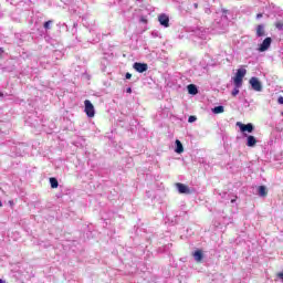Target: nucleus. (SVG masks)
<instances>
[{
    "mask_svg": "<svg viewBox=\"0 0 283 283\" xmlns=\"http://www.w3.org/2000/svg\"><path fill=\"white\" fill-rule=\"evenodd\" d=\"M0 54H3V49H0Z\"/></svg>",
    "mask_w": 283,
    "mask_h": 283,
    "instance_id": "a878e982",
    "label": "nucleus"
},
{
    "mask_svg": "<svg viewBox=\"0 0 283 283\" xmlns=\"http://www.w3.org/2000/svg\"><path fill=\"white\" fill-rule=\"evenodd\" d=\"M196 120H198V118L193 115L189 116L188 118V123H196Z\"/></svg>",
    "mask_w": 283,
    "mask_h": 283,
    "instance_id": "aec40b11",
    "label": "nucleus"
},
{
    "mask_svg": "<svg viewBox=\"0 0 283 283\" xmlns=\"http://www.w3.org/2000/svg\"><path fill=\"white\" fill-rule=\"evenodd\" d=\"M50 25H52V20H49V21L44 22V29L45 30H50Z\"/></svg>",
    "mask_w": 283,
    "mask_h": 283,
    "instance_id": "6ab92c4d",
    "label": "nucleus"
},
{
    "mask_svg": "<svg viewBox=\"0 0 283 283\" xmlns=\"http://www.w3.org/2000/svg\"><path fill=\"white\" fill-rule=\"evenodd\" d=\"M195 8H198V3H195Z\"/></svg>",
    "mask_w": 283,
    "mask_h": 283,
    "instance_id": "cd10ccee",
    "label": "nucleus"
},
{
    "mask_svg": "<svg viewBox=\"0 0 283 283\" xmlns=\"http://www.w3.org/2000/svg\"><path fill=\"white\" fill-rule=\"evenodd\" d=\"M237 127L240 128V132H242V133L248 132V134H253V130L255 129V127H253V124H251V123L242 124V123L238 122Z\"/></svg>",
    "mask_w": 283,
    "mask_h": 283,
    "instance_id": "7ed1b4c3",
    "label": "nucleus"
},
{
    "mask_svg": "<svg viewBox=\"0 0 283 283\" xmlns=\"http://www.w3.org/2000/svg\"><path fill=\"white\" fill-rule=\"evenodd\" d=\"M142 21H144V23H147V20L143 19Z\"/></svg>",
    "mask_w": 283,
    "mask_h": 283,
    "instance_id": "bb28decb",
    "label": "nucleus"
},
{
    "mask_svg": "<svg viewBox=\"0 0 283 283\" xmlns=\"http://www.w3.org/2000/svg\"><path fill=\"white\" fill-rule=\"evenodd\" d=\"M188 93L192 94V95L198 94V87H196V85H193V84H189L188 85Z\"/></svg>",
    "mask_w": 283,
    "mask_h": 283,
    "instance_id": "4468645a",
    "label": "nucleus"
},
{
    "mask_svg": "<svg viewBox=\"0 0 283 283\" xmlns=\"http://www.w3.org/2000/svg\"><path fill=\"white\" fill-rule=\"evenodd\" d=\"M259 196L261 198H266V196H269V191L266 190L265 186H260L259 187Z\"/></svg>",
    "mask_w": 283,
    "mask_h": 283,
    "instance_id": "f8f14e48",
    "label": "nucleus"
},
{
    "mask_svg": "<svg viewBox=\"0 0 283 283\" xmlns=\"http://www.w3.org/2000/svg\"><path fill=\"white\" fill-rule=\"evenodd\" d=\"M277 277H280L281 280H283V272H280V273L277 274Z\"/></svg>",
    "mask_w": 283,
    "mask_h": 283,
    "instance_id": "4be33fe9",
    "label": "nucleus"
},
{
    "mask_svg": "<svg viewBox=\"0 0 283 283\" xmlns=\"http://www.w3.org/2000/svg\"><path fill=\"white\" fill-rule=\"evenodd\" d=\"M231 202H235V199H232Z\"/></svg>",
    "mask_w": 283,
    "mask_h": 283,
    "instance_id": "c756f323",
    "label": "nucleus"
},
{
    "mask_svg": "<svg viewBox=\"0 0 283 283\" xmlns=\"http://www.w3.org/2000/svg\"><path fill=\"white\" fill-rule=\"evenodd\" d=\"M263 14L262 13H258L256 14V19H262Z\"/></svg>",
    "mask_w": 283,
    "mask_h": 283,
    "instance_id": "5701e85b",
    "label": "nucleus"
},
{
    "mask_svg": "<svg viewBox=\"0 0 283 283\" xmlns=\"http://www.w3.org/2000/svg\"><path fill=\"white\" fill-rule=\"evenodd\" d=\"M176 145H177L175 149L176 154H182V151H185V147H182V143L180 142V139L176 140Z\"/></svg>",
    "mask_w": 283,
    "mask_h": 283,
    "instance_id": "ddd939ff",
    "label": "nucleus"
},
{
    "mask_svg": "<svg viewBox=\"0 0 283 283\" xmlns=\"http://www.w3.org/2000/svg\"><path fill=\"white\" fill-rule=\"evenodd\" d=\"M250 85L254 92H262V82L258 77H251Z\"/></svg>",
    "mask_w": 283,
    "mask_h": 283,
    "instance_id": "20e7f679",
    "label": "nucleus"
},
{
    "mask_svg": "<svg viewBox=\"0 0 283 283\" xmlns=\"http://www.w3.org/2000/svg\"><path fill=\"white\" fill-rule=\"evenodd\" d=\"M84 112L88 118H94L96 111H94V104L90 99L84 101Z\"/></svg>",
    "mask_w": 283,
    "mask_h": 283,
    "instance_id": "f03ea898",
    "label": "nucleus"
},
{
    "mask_svg": "<svg viewBox=\"0 0 283 283\" xmlns=\"http://www.w3.org/2000/svg\"><path fill=\"white\" fill-rule=\"evenodd\" d=\"M232 96H237L238 94H240V87L235 86L232 92H231Z\"/></svg>",
    "mask_w": 283,
    "mask_h": 283,
    "instance_id": "a211bd4d",
    "label": "nucleus"
},
{
    "mask_svg": "<svg viewBox=\"0 0 283 283\" xmlns=\"http://www.w3.org/2000/svg\"><path fill=\"white\" fill-rule=\"evenodd\" d=\"M213 114H223L224 113V106H216L212 109Z\"/></svg>",
    "mask_w": 283,
    "mask_h": 283,
    "instance_id": "dca6fc26",
    "label": "nucleus"
},
{
    "mask_svg": "<svg viewBox=\"0 0 283 283\" xmlns=\"http://www.w3.org/2000/svg\"><path fill=\"white\" fill-rule=\"evenodd\" d=\"M176 187H177L179 193H186V195L191 193L189 186H187L185 184L177 182Z\"/></svg>",
    "mask_w": 283,
    "mask_h": 283,
    "instance_id": "0eeeda50",
    "label": "nucleus"
},
{
    "mask_svg": "<svg viewBox=\"0 0 283 283\" xmlns=\"http://www.w3.org/2000/svg\"><path fill=\"white\" fill-rule=\"evenodd\" d=\"M0 283H6V282H3V280L0 279Z\"/></svg>",
    "mask_w": 283,
    "mask_h": 283,
    "instance_id": "c85d7f7f",
    "label": "nucleus"
},
{
    "mask_svg": "<svg viewBox=\"0 0 283 283\" xmlns=\"http://www.w3.org/2000/svg\"><path fill=\"white\" fill-rule=\"evenodd\" d=\"M193 258L196 262H202V258H205V255L202 254V250L195 251Z\"/></svg>",
    "mask_w": 283,
    "mask_h": 283,
    "instance_id": "9b49d317",
    "label": "nucleus"
},
{
    "mask_svg": "<svg viewBox=\"0 0 283 283\" xmlns=\"http://www.w3.org/2000/svg\"><path fill=\"white\" fill-rule=\"evenodd\" d=\"M133 67L136 72H139V74H143V72H147V70H149V66L147 65V63H140V62H135Z\"/></svg>",
    "mask_w": 283,
    "mask_h": 283,
    "instance_id": "423d86ee",
    "label": "nucleus"
},
{
    "mask_svg": "<svg viewBox=\"0 0 283 283\" xmlns=\"http://www.w3.org/2000/svg\"><path fill=\"white\" fill-rule=\"evenodd\" d=\"M274 27L276 28V30H283V21L279 20L274 23Z\"/></svg>",
    "mask_w": 283,
    "mask_h": 283,
    "instance_id": "f3484780",
    "label": "nucleus"
},
{
    "mask_svg": "<svg viewBox=\"0 0 283 283\" xmlns=\"http://www.w3.org/2000/svg\"><path fill=\"white\" fill-rule=\"evenodd\" d=\"M158 21L164 28H169V17L165 13L158 15Z\"/></svg>",
    "mask_w": 283,
    "mask_h": 283,
    "instance_id": "6e6552de",
    "label": "nucleus"
},
{
    "mask_svg": "<svg viewBox=\"0 0 283 283\" xmlns=\"http://www.w3.org/2000/svg\"><path fill=\"white\" fill-rule=\"evenodd\" d=\"M126 92H127V94H132V87H128V88L126 90Z\"/></svg>",
    "mask_w": 283,
    "mask_h": 283,
    "instance_id": "393cba45",
    "label": "nucleus"
},
{
    "mask_svg": "<svg viewBox=\"0 0 283 283\" xmlns=\"http://www.w3.org/2000/svg\"><path fill=\"white\" fill-rule=\"evenodd\" d=\"M244 76H247V69H238L235 75L232 77L234 87H242Z\"/></svg>",
    "mask_w": 283,
    "mask_h": 283,
    "instance_id": "f257e3e1",
    "label": "nucleus"
},
{
    "mask_svg": "<svg viewBox=\"0 0 283 283\" xmlns=\"http://www.w3.org/2000/svg\"><path fill=\"white\" fill-rule=\"evenodd\" d=\"M125 77H126L127 80L132 78V73H126Z\"/></svg>",
    "mask_w": 283,
    "mask_h": 283,
    "instance_id": "412c9836",
    "label": "nucleus"
},
{
    "mask_svg": "<svg viewBox=\"0 0 283 283\" xmlns=\"http://www.w3.org/2000/svg\"><path fill=\"white\" fill-rule=\"evenodd\" d=\"M256 36H266V31H264V24L256 25Z\"/></svg>",
    "mask_w": 283,
    "mask_h": 283,
    "instance_id": "9d476101",
    "label": "nucleus"
},
{
    "mask_svg": "<svg viewBox=\"0 0 283 283\" xmlns=\"http://www.w3.org/2000/svg\"><path fill=\"white\" fill-rule=\"evenodd\" d=\"M255 145H258V139L254 136L249 135L247 137V146L248 147H255Z\"/></svg>",
    "mask_w": 283,
    "mask_h": 283,
    "instance_id": "1a4fd4ad",
    "label": "nucleus"
},
{
    "mask_svg": "<svg viewBox=\"0 0 283 283\" xmlns=\"http://www.w3.org/2000/svg\"><path fill=\"white\" fill-rule=\"evenodd\" d=\"M271 43H273V39L265 38L259 46V52H266V50H269V48H271Z\"/></svg>",
    "mask_w": 283,
    "mask_h": 283,
    "instance_id": "39448f33",
    "label": "nucleus"
},
{
    "mask_svg": "<svg viewBox=\"0 0 283 283\" xmlns=\"http://www.w3.org/2000/svg\"><path fill=\"white\" fill-rule=\"evenodd\" d=\"M0 207H3V203H1V201H0Z\"/></svg>",
    "mask_w": 283,
    "mask_h": 283,
    "instance_id": "7c9ffc66",
    "label": "nucleus"
},
{
    "mask_svg": "<svg viewBox=\"0 0 283 283\" xmlns=\"http://www.w3.org/2000/svg\"><path fill=\"white\" fill-rule=\"evenodd\" d=\"M50 185L52 189H57L59 188V180H56V178L51 177L50 178Z\"/></svg>",
    "mask_w": 283,
    "mask_h": 283,
    "instance_id": "2eb2a0df",
    "label": "nucleus"
},
{
    "mask_svg": "<svg viewBox=\"0 0 283 283\" xmlns=\"http://www.w3.org/2000/svg\"><path fill=\"white\" fill-rule=\"evenodd\" d=\"M280 105H283V97H279Z\"/></svg>",
    "mask_w": 283,
    "mask_h": 283,
    "instance_id": "b1692460",
    "label": "nucleus"
}]
</instances>
